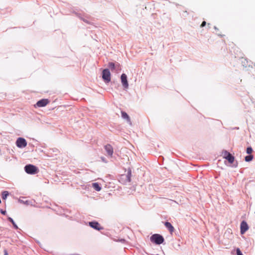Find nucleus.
Here are the masks:
<instances>
[{
	"label": "nucleus",
	"instance_id": "dca6fc26",
	"mask_svg": "<svg viewBox=\"0 0 255 255\" xmlns=\"http://www.w3.org/2000/svg\"><path fill=\"white\" fill-rule=\"evenodd\" d=\"M8 219L12 224V225H13V226L15 227V229L18 228L17 225L15 224V223H14V221L13 220V219L12 218H11L10 217H9L8 218Z\"/></svg>",
	"mask_w": 255,
	"mask_h": 255
},
{
	"label": "nucleus",
	"instance_id": "9d476101",
	"mask_svg": "<svg viewBox=\"0 0 255 255\" xmlns=\"http://www.w3.org/2000/svg\"><path fill=\"white\" fill-rule=\"evenodd\" d=\"M164 225L168 229L170 234H172L173 232L174 231V228L171 224V223L168 222H166L164 223Z\"/></svg>",
	"mask_w": 255,
	"mask_h": 255
},
{
	"label": "nucleus",
	"instance_id": "0eeeda50",
	"mask_svg": "<svg viewBox=\"0 0 255 255\" xmlns=\"http://www.w3.org/2000/svg\"><path fill=\"white\" fill-rule=\"evenodd\" d=\"M249 229V226L246 222L243 221L241 224V234H244Z\"/></svg>",
	"mask_w": 255,
	"mask_h": 255
},
{
	"label": "nucleus",
	"instance_id": "6ab92c4d",
	"mask_svg": "<svg viewBox=\"0 0 255 255\" xmlns=\"http://www.w3.org/2000/svg\"><path fill=\"white\" fill-rule=\"evenodd\" d=\"M229 154H231L230 153L228 152L227 151H224L223 152V154L224 156V158H226V157Z\"/></svg>",
	"mask_w": 255,
	"mask_h": 255
},
{
	"label": "nucleus",
	"instance_id": "20e7f679",
	"mask_svg": "<svg viewBox=\"0 0 255 255\" xmlns=\"http://www.w3.org/2000/svg\"><path fill=\"white\" fill-rule=\"evenodd\" d=\"M102 77L103 79L107 83L111 81V74L108 69H104L103 71Z\"/></svg>",
	"mask_w": 255,
	"mask_h": 255
},
{
	"label": "nucleus",
	"instance_id": "5701e85b",
	"mask_svg": "<svg viewBox=\"0 0 255 255\" xmlns=\"http://www.w3.org/2000/svg\"><path fill=\"white\" fill-rule=\"evenodd\" d=\"M4 255H8V253L6 251H4Z\"/></svg>",
	"mask_w": 255,
	"mask_h": 255
},
{
	"label": "nucleus",
	"instance_id": "9b49d317",
	"mask_svg": "<svg viewBox=\"0 0 255 255\" xmlns=\"http://www.w3.org/2000/svg\"><path fill=\"white\" fill-rule=\"evenodd\" d=\"M122 117L123 119H126L128 122L130 124H131V121L128 115L125 112L122 111L121 112Z\"/></svg>",
	"mask_w": 255,
	"mask_h": 255
},
{
	"label": "nucleus",
	"instance_id": "f3484780",
	"mask_svg": "<svg viewBox=\"0 0 255 255\" xmlns=\"http://www.w3.org/2000/svg\"><path fill=\"white\" fill-rule=\"evenodd\" d=\"M109 67L112 69H114L115 68V64L113 62H110L109 63Z\"/></svg>",
	"mask_w": 255,
	"mask_h": 255
},
{
	"label": "nucleus",
	"instance_id": "aec40b11",
	"mask_svg": "<svg viewBox=\"0 0 255 255\" xmlns=\"http://www.w3.org/2000/svg\"><path fill=\"white\" fill-rule=\"evenodd\" d=\"M237 255H243L241 251H240V249L238 248L237 249Z\"/></svg>",
	"mask_w": 255,
	"mask_h": 255
},
{
	"label": "nucleus",
	"instance_id": "f03ea898",
	"mask_svg": "<svg viewBox=\"0 0 255 255\" xmlns=\"http://www.w3.org/2000/svg\"><path fill=\"white\" fill-rule=\"evenodd\" d=\"M24 169L27 173L30 174H34L38 173V168L32 164H28L26 165L24 167Z\"/></svg>",
	"mask_w": 255,
	"mask_h": 255
},
{
	"label": "nucleus",
	"instance_id": "f257e3e1",
	"mask_svg": "<svg viewBox=\"0 0 255 255\" xmlns=\"http://www.w3.org/2000/svg\"><path fill=\"white\" fill-rule=\"evenodd\" d=\"M150 241L157 245H160L164 242V238L159 234H154L151 236Z\"/></svg>",
	"mask_w": 255,
	"mask_h": 255
},
{
	"label": "nucleus",
	"instance_id": "2eb2a0df",
	"mask_svg": "<svg viewBox=\"0 0 255 255\" xmlns=\"http://www.w3.org/2000/svg\"><path fill=\"white\" fill-rule=\"evenodd\" d=\"M9 193L8 191H4L2 193V198L4 200H5L7 196L8 195Z\"/></svg>",
	"mask_w": 255,
	"mask_h": 255
},
{
	"label": "nucleus",
	"instance_id": "4468645a",
	"mask_svg": "<svg viewBox=\"0 0 255 255\" xmlns=\"http://www.w3.org/2000/svg\"><path fill=\"white\" fill-rule=\"evenodd\" d=\"M253 159V156L252 155H249L245 157V161L247 162L251 161Z\"/></svg>",
	"mask_w": 255,
	"mask_h": 255
},
{
	"label": "nucleus",
	"instance_id": "b1692460",
	"mask_svg": "<svg viewBox=\"0 0 255 255\" xmlns=\"http://www.w3.org/2000/svg\"><path fill=\"white\" fill-rule=\"evenodd\" d=\"M128 175L129 176H130L131 175V173H130V172H129L128 173Z\"/></svg>",
	"mask_w": 255,
	"mask_h": 255
},
{
	"label": "nucleus",
	"instance_id": "ddd939ff",
	"mask_svg": "<svg viewBox=\"0 0 255 255\" xmlns=\"http://www.w3.org/2000/svg\"><path fill=\"white\" fill-rule=\"evenodd\" d=\"M93 188L97 191H99L101 190V188L98 183H94L92 184Z\"/></svg>",
	"mask_w": 255,
	"mask_h": 255
},
{
	"label": "nucleus",
	"instance_id": "1a4fd4ad",
	"mask_svg": "<svg viewBox=\"0 0 255 255\" xmlns=\"http://www.w3.org/2000/svg\"><path fill=\"white\" fill-rule=\"evenodd\" d=\"M105 149L108 155L112 156L113 154V148L110 144H107L105 146Z\"/></svg>",
	"mask_w": 255,
	"mask_h": 255
},
{
	"label": "nucleus",
	"instance_id": "6e6552de",
	"mask_svg": "<svg viewBox=\"0 0 255 255\" xmlns=\"http://www.w3.org/2000/svg\"><path fill=\"white\" fill-rule=\"evenodd\" d=\"M89 225L92 228L98 231L103 229V228L101 226V225L98 222H89Z\"/></svg>",
	"mask_w": 255,
	"mask_h": 255
},
{
	"label": "nucleus",
	"instance_id": "4be33fe9",
	"mask_svg": "<svg viewBox=\"0 0 255 255\" xmlns=\"http://www.w3.org/2000/svg\"><path fill=\"white\" fill-rule=\"evenodd\" d=\"M0 212L3 215H5L6 214V211H3L2 210H1Z\"/></svg>",
	"mask_w": 255,
	"mask_h": 255
},
{
	"label": "nucleus",
	"instance_id": "423d86ee",
	"mask_svg": "<svg viewBox=\"0 0 255 255\" xmlns=\"http://www.w3.org/2000/svg\"><path fill=\"white\" fill-rule=\"evenodd\" d=\"M121 78L123 86L125 89H128V84L127 80V75L125 74H122Z\"/></svg>",
	"mask_w": 255,
	"mask_h": 255
},
{
	"label": "nucleus",
	"instance_id": "a211bd4d",
	"mask_svg": "<svg viewBox=\"0 0 255 255\" xmlns=\"http://www.w3.org/2000/svg\"><path fill=\"white\" fill-rule=\"evenodd\" d=\"M253 152V149L251 147H248L247 148V153L248 154H251Z\"/></svg>",
	"mask_w": 255,
	"mask_h": 255
},
{
	"label": "nucleus",
	"instance_id": "39448f33",
	"mask_svg": "<svg viewBox=\"0 0 255 255\" xmlns=\"http://www.w3.org/2000/svg\"><path fill=\"white\" fill-rule=\"evenodd\" d=\"M50 101L48 99H43L38 101L34 105L35 107H43L46 106L49 103Z\"/></svg>",
	"mask_w": 255,
	"mask_h": 255
},
{
	"label": "nucleus",
	"instance_id": "f8f14e48",
	"mask_svg": "<svg viewBox=\"0 0 255 255\" xmlns=\"http://www.w3.org/2000/svg\"><path fill=\"white\" fill-rule=\"evenodd\" d=\"M225 159L228 160L230 163H233L234 161L235 158L231 154H229L226 157Z\"/></svg>",
	"mask_w": 255,
	"mask_h": 255
},
{
	"label": "nucleus",
	"instance_id": "412c9836",
	"mask_svg": "<svg viewBox=\"0 0 255 255\" xmlns=\"http://www.w3.org/2000/svg\"><path fill=\"white\" fill-rule=\"evenodd\" d=\"M206 24V21H204L202 22V24H201L200 26L201 27H204V26H205Z\"/></svg>",
	"mask_w": 255,
	"mask_h": 255
},
{
	"label": "nucleus",
	"instance_id": "7ed1b4c3",
	"mask_svg": "<svg viewBox=\"0 0 255 255\" xmlns=\"http://www.w3.org/2000/svg\"><path fill=\"white\" fill-rule=\"evenodd\" d=\"M16 144L19 148H23L26 146L27 142L24 138L19 137L16 140Z\"/></svg>",
	"mask_w": 255,
	"mask_h": 255
}]
</instances>
